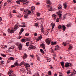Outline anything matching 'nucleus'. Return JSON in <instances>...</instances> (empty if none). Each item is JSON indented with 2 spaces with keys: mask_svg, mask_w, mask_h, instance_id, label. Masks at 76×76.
<instances>
[{
  "mask_svg": "<svg viewBox=\"0 0 76 76\" xmlns=\"http://www.w3.org/2000/svg\"><path fill=\"white\" fill-rule=\"evenodd\" d=\"M18 26V22H17V24L15 26V28L14 29V31L13 30H10V28H8V32H10L11 34H12V33H13L15 31H16V30L17 29L19 28Z\"/></svg>",
  "mask_w": 76,
  "mask_h": 76,
  "instance_id": "1",
  "label": "nucleus"
},
{
  "mask_svg": "<svg viewBox=\"0 0 76 76\" xmlns=\"http://www.w3.org/2000/svg\"><path fill=\"white\" fill-rule=\"evenodd\" d=\"M58 28L59 29H63L64 31H65V30H66V26L64 25H63L62 26L59 25L58 26Z\"/></svg>",
  "mask_w": 76,
  "mask_h": 76,
  "instance_id": "2",
  "label": "nucleus"
},
{
  "mask_svg": "<svg viewBox=\"0 0 76 76\" xmlns=\"http://www.w3.org/2000/svg\"><path fill=\"white\" fill-rule=\"evenodd\" d=\"M31 39V38L28 37V38H27L26 39H23L21 40L22 42H26V41H30V40Z\"/></svg>",
  "mask_w": 76,
  "mask_h": 76,
  "instance_id": "3",
  "label": "nucleus"
},
{
  "mask_svg": "<svg viewBox=\"0 0 76 76\" xmlns=\"http://www.w3.org/2000/svg\"><path fill=\"white\" fill-rule=\"evenodd\" d=\"M45 41L48 45H50V42H51V40L50 39H46Z\"/></svg>",
  "mask_w": 76,
  "mask_h": 76,
  "instance_id": "4",
  "label": "nucleus"
},
{
  "mask_svg": "<svg viewBox=\"0 0 76 76\" xmlns=\"http://www.w3.org/2000/svg\"><path fill=\"white\" fill-rule=\"evenodd\" d=\"M72 66L71 64L68 62H66L65 64V67H69V66Z\"/></svg>",
  "mask_w": 76,
  "mask_h": 76,
  "instance_id": "5",
  "label": "nucleus"
},
{
  "mask_svg": "<svg viewBox=\"0 0 76 76\" xmlns=\"http://www.w3.org/2000/svg\"><path fill=\"white\" fill-rule=\"evenodd\" d=\"M19 1L20 2H22V3H23V4H24L25 5V4H28V2L25 1V0H19Z\"/></svg>",
  "mask_w": 76,
  "mask_h": 76,
  "instance_id": "6",
  "label": "nucleus"
},
{
  "mask_svg": "<svg viewBox=\"0 0 76 76\" xmlns=\"http://www.w3.org/2000/svg\"><path fill=\"white\" fill-rule=\"evenodd\" d=\"M16 45H18V48L20 50H21L22 49V45L20 44H19L18 43H17L16 44Z\"/></svg>",
  "mask_w": 76,
  "mask_h": 76,
  "instance_id": "7",
  "label": "nucleus"
},
{
  "mask_svg": "<svg viewBox=\"0 0 76 76\" xmlns=\"http://www.w3.org/2000/svg\"><path fill=\"white\" fill-rule=\"evenodd\" d=\"M51 26H52V30H51V32H52L53 29H54V26H55V23H52L51 24Z\"/></svg>",
  "mask_w": 76,
  "mask_h": 76,
  "instance_id": "8",
  "label": "nucleus"
},
{
  "mask_svg": "<svg viewBox=\"0 0 76 76\" xmlns=\"http://www.w3.org/2000/svg\"><path fill=\"white\" fill-rule=\"evenodd\" d=\"M29 48H30V49H32V50H34V49H35V46H34L32 45H31L29 47Z\"/></svg>",
  "mask_w": 76,
  "mask_h": 76,
  "instance_id": "9",
  "label": "nucleus"
},
{
  "mask_svg": "<svg viewBox=\"0 0 76 76\" xmlns=\"http://www.w3.org/2000/svg\"><path fill=\"white\" fill-rule=\"evenodd\" d=\"M58 9L59 10H61L62 9V6L61 5H58Z\"/></svg>",
  "mask_w": 76,
  "mask_h": 76,
  "instance_id": "10",
  "label": "nucleus"
},
{
  "mask_svg": "<svg viewBox=\"0 0 76 76\" xmlns=\"http://www.w3.org/2000/svg\"><path fill=\"white\" fill-rule=\"evenodd\" d=\"M40 47H42L43 50H45V44L44 43H42L40 45Z\"/></svg>",
  "mask_w": 76,
  "mask_h": 76,
  "instance_id": "11",
  "label": "nucleus"
},
{
  "mask_svg": "<svg viewBox=\"0 0 76 76\" xmlns=\"http://www.w3.org/2000/svg\"><path fill=\"white\" fill-rule=\"evenodd\" d=\"M24 66L26 67H29L30 65L28 63H25L24 64Z\"/></svg>",
  "mask_w": 76,
  "mask_h": 76,
  "instance_id": "12",
  "label": "nucleus"
},
{
  "mask_svg": "<svg viewBox=\"0 0 76 76\" xmlns=\"http://www.w3.org/2000/svg\"><path fill=\"white\" fill-rule=\"evenodd\" d=\"M41 31L42 32H44V28L43 27V26L41 25Z\"/></svg>",
  "mask_w": 76,
  "mask_h": 76,
  "instance_id": "13",
  "label": "nucleus"
},
{
  "mask_svg": "<svg viewBox=\"0 0 76 76\" xmlns=\"http://www.w3.org/2000/svg\"><path fill=\"white\" fill-rule=\"evenodd\" d=\"M23 25H19V27H21V28H24L25 27H26V26L25 25V23H23Z\"/></svg>",
  "mask_w": 76,
  "mask_h": 76,
  "instance_id": "14",
  "label": "nucleus"
},
{
  "mask_svg": "<svg viewBox=\"0 0 76 76\" xmlns=\"http://www.w3.org/2000/svg\"><path fill=\"white\" fill-rule=\"evenodd\" d=\"M72 26V23H69L66 25V26L68 28H70Z\"/></svg>",
  "mask_w": 76,
  "mask_h": 76,
  "instance_id": "15",
  "label": "nucleus"
},
{
  "mask_svg": "<svg viewBox=\"0 0 76 76\" xmlns=\"http://www.w3.org/2000/svg\"><path fill=\"white\" fill-rule=\"evenodd\" d=\"M73 48V47H72V45H69V48H68L69 50H72Z\"/></svg>",
  "mask_w": 76,
  "mask_h": 76,
  "instance_id": "16",
  "label": "nucleus"
},
{
  "mask_svg": "<svg viewBox=\"0 0 76 76\" xmlns=\"http://www.w3.org/2000/svg\"><path fill=\"white\" fill-rule=\"evenodd\" d=\"M57 44V42H51V45H56Z\"/></svg>",
  "mask_w": 76,
  "mask_h": 76,
  "instance_id": "17",
  "label": "nucleus"
},
{
  "mask_svg": "<svg viewBox=\"0 0 76 76\" xmlns=\"http://www.w3.org/2000/svg\"><path fill=\"white\" fill-rule=\"evenodd\" d=\"M48 6L49 7H50V9H49V11H52L53 10L52 9H53V8H52V7H51L50 6V5H48Z\"/></svg>",
  "mask_w": 76,
  "mask_h": 76,
  "instance_id": "18",
  "label": "nucleus"
},
{
  "mask_svg": "<svg viewBox=\"0 0 76 76\" xmlns=\"http://www.w3.org/2000/svg\"><path fill=\"white\" fill-rule=\"evenodd\" d=\"M27 57H28V55L26 53H25L23 57V58L25 59V58H26Z\"/></svg>",
  "mask_w": 76,
  "mask_h": 76,
  "instance_id": "19",
  "label": "nucleus"
},
{
  "mask_svg": "<svg viewBox=\"0 0 76 76\" xmlns=\"http://www.w3.org/2000/svg\"><path fill=\"white\" fill-rule=\"evenodd\" d=\"M52 16L53 17H54V20H56V15L55 14H53L52 15Z\"/></svg>",
  "mask_w": 76,
  "mask_h": 76,
  "instance_id": "20",
  "label": "nucleus"
},
{
  "mask_svg": "<svg viewBox=\"0 0 76 76\" xmlns=\"http://www.w3.org/2000/svg\"><path fill=\"white\" fill-rule=\"evenodd\" d=\"M24 63H25V62H22L20 64H19V66H22V64H24Z\"/></svg>",
  "mask_w": 76,
  "mask_h": 76,
  "instance_id": "21",
  "label": "nucleus"
},
{
  "mask_svg": "<svg viewBox=\"0 0 76 76\" xmlns=\"http://www.w3.org/2000/svg\"><path fill=\"white\" fill-rule=\"evenodd\" d=\"M28 14H26L24 15V18L25 19H26L28 18Z\"/></svg>",
  "mask_w": 76,
  "mask_h": 76,
  "instance_id": "22",
  "label": "nucleus"
},
{
  "mask_svg": "<svg viewBox=\"0 0 76 76\" xmlns=\"http://www.w3.org/2000/svg\"><path fill=\"white\" fill-rule=\"evenodd\" d=\"M20 70L21 72H22V73L25 72V69L23 68L21 69Z\"/></svg>",
  "mask_w": 76,
  "mask_h": 76,
  "instance_id": "23",
  "label": "nucleus"
},
{
  "mask_svg": "<svg viewBox=\"0 0 76 76\" xmlns=\"http://www.w3.org/2000/svg\"><path fill=\"white\" fill-rule=\"evenodd\" d=\"M40 51L41 53H43V54H44V51H43V50L42 49H40Z\"/></svg>",
  "mask_w": 76,
  "mask_h": 76,
  "instance_id": "24",
  "label": "nucleus"
},
{
  "mask_svg": "<svg viewBox=\"0 0 76 76\" xmlns=\"http://www.w3.org/2000/svg\"><path fill=\"white\" fill-rule=\"evenodd\" d=\"M31 9L32 10H35V7L34 6V7H32L31 8Z\"/></svg>",
  "mask_w": 76,
  "mask_h": 76,
  "instance_id": "25",
  "label": "nucleus"
},
{
  "mask_svg": "<svg viewBox=\"0 0 76 76\" xmlns=\"http://www.w3.org/2000/svg\"><path fill=\"white\" fill-rule=\"evenodd\" d=\"M15 64L16 66H18L19 65V64L17 62H15Z\"/></svg>",
  "mask_w": 76,
  "mask_h": 76,
  "instance_id": "26",
  "label": "nucleus"
},
{
  "mask_svg": "<svg viewBox=\"0 0 76 76\" xmlns=\"http://www.w3.org/2000/svg\"><path fill=\"white\" fill-rule=\"evenodd\" d=\"M47 61H48V62H50V61H51V58H48Z\"/></svg>",
  "mask_w": 76,
  "mask_h": 76,
  "instance_id": "27",
  "label": "nucleus"
},
{
  "mask_svg": "<svg viewBox=\"0 0 76 76\" xmlns=\"http://www.w3.org/2000/svg\"><path fill=\"white\" fill-rule=\"evenodd\" d=\"M9 60H15V59H14V58L13 57H10L9 58Z\"/></svg>",
  "mask_w": 76,
  "mask_h": 76,
  "instance_id": "28",
  "label": "nucleus"
},
{
  "mask_svg": "<svg viewBox=\"0 0 76 76\" xmlns=\"http://www.w3.org/2000/svg\"><path fill=\"white\" fill-rule=\"evenodd\" d=\"M22 16L23 15H17V17H18V18H21V17H22Z\"/></svg>",
  "mask_w": 76,
  "mask_h": 76,
  "instance_id": "29",
  "label": "nucleus"
},
{
  "mask_svg": "<svg viewBox=\"0 0 76 76\" xmlns=\"http://www.w3.org/2000/svg\"><path fill=\"white\" fill-rule=\"evenodd\" d=\"M50 1L49 0H48L47 2V4H50Z\"/></svg>",
  "mask_w": 76,
  "mask_h": 76,
  "instance_id": "30",
  "label": "nucleus"
},
{
  "mask_svg": "<svg viewBox=\"0 0 76 76\" xmlns=\"http://www.w3.org/2000/svg\"><path fill=\"white\" fill-rule=\"evenodd\" d=\"M64 8H65V9H66V7H67V6L65 4H64Z\"/></svg>",
  "mask_w": 76,
  "mask_h": 76,
  "instance_id": "31",
  "label": "nucleus"
},
{
  "mask_svg": "<svg viewBox=\"0 0 76 76\" xmlns=\"http://www.w3.org/2000/svg\"><path fill=\"white\" fill-rule=\"evenodd\" d=\"M37 60H38V61H40V59L39 58V57L38 56H37Z\"/></svg>",
  "mask_w": 76,
  "mask_h": 76,
  "instance_id": "32",
  "label": "nucleus"
},
{
  "mask_svg": "<svg viewBox=\"0 0 76 76\" xmlns=\"http://www.w3.org/2000/svg\"><path fill=\"white\" fill-rule=\"evenodd\" d=\"M37 16H40V15H41V14H40V13L37 12Z\"/></svg>",
  "mask_w": 76,
  "mask_h": 76,
  "instance_id": "33",
  "label": "nucleus"
},
{
  "mask_svg": "<svg viewBox=\"0 0 76 76\" xmlns=\"http://www.w3.org/2000/svg\"><path fill=\"white\" fill-rule=\"evenodd\" d=\"M64 62H61V65L62 66H64Z\"/></svg>",
  "mask_w": 76,
  "mask_h": 76,
  "instance_id": "34",
  "label": "nucleus"
},
{
  "mask_svg": "<svg viewBox=\"0 0 76 76\" xmlns=\"http://www.w3.org/2000/svg\"><path fill=\"white\" fill-rule=\"evenodd\" d=\"M63 45H64V46H66L67 45V44L66 42H64L63 43Z\"/></svg>",
  "mask_w": 76,
  "mask_h": 76,
  "instance_id": "35",
  "label": "nucleus"
},
{
  "mask_svg": "<svg viewBox=\"0 0 76 76\" xmlns=\"http://www.w3.org/2000/svg\"><path fill=\"white\" fill-rule=\"evenodd\" d=\"M26 70H27V72H28L30 71V69L29 68H28L27 67H26Z\"/></svg>",
  "mask_w": 76,
  "mask_h": 76,
  "instance_id": "36",
  "label": "nucleus"
},
{
  "mask_svg": "<svg viewBox=\"0 0 76 76\" xmlns=\"http://www.w3.org/2000/svg\"><path fill=\"white\" fill-rule=\"evenodd\" d=\"M4 64V62L3 61H1L0 64Z\"/></svg>",
  "mask_w": 76,
  "mask_h": 76,
  "instance_id": "37",
  "label": "nucleus"
},
{
  "mask_svg": "<svg viewBox=\"0 0 76 76\" xmlns=\"http://www.w3.org/2000/svg\"><path fill=\"white\" fill-rule=\"evenodd\" d=\"M48 75H51V71H49L48 72Z\"/></svg>",
  "mask_w": 76,
  "mask_h": 76,
  "instance_id": "38",
  "label": "nucleus"
},
{
  "mask_svg": "<svg viewBox=\"0 0 76 76\" xmlns=\"http://www.w3.org/2000/svg\"><path fill=\"white\" fill-rule=\"evenodd\" d=\"M20 11H22V12L23 10H25V9H24V8H21L20 9Z\"/></svg>",
  "mask_w": 76,
  "mask_h": 76,
  "instance_id": "39",
  "label": "nucleus"
},
{
  "mask_svg": "<svg viewBox=\"0 0 76 76\" xmlns=\"http://www.w3.org/2000/svg\"><path fill=\"white\" fill-rule=\"evenodd\" d=\"M12 71L10 70V72H8V75H10V74H11V73H12Z\"/></svg>",
  "mask_w": 76,
  "mask_h": 76,
  "instance_id": "40",
  "label": "nucleus"
},
{
  "mask_svg": "<svg viewBox=\"0 0 76 76\" xmlns=\"http://www.w3.org/2000/svg\"><path fill=\"white\" fill-rule=\"evenodd\" d=\"M27 13H28L27 14H28V15L29 14H30V13H31V11H30L29 10H28V11L27 12Z\"/></svg>",
  "mask_w": 76,
  "mask_h": 76,
  "instance_id": "41",
  "label": "nucleus"
},
{
  "mask_svg": "<svg viewBox=\"0 0 76 76\" xmlns=\"http://www.w3.org/2000/svg\"><path fill=\"white\" fill-rule=\"evenodd\" d=\"M1 56H2V57H6V56L4 54H1Z\"/></svg>",
  "mask_w": 76,
  "mask_h": 76,
  "instance_id": "42",
  "label": "nucleus"
},
{
  "mask_svg": "<svg viewBox=\"0 0 76 76\" xmlns=\"http://www.w3.org/2000/svg\"><path fill=\"white\" fill-rule=\"evenodd\" d=\"M29 42H27L26 43V46H27V47L28 46H29Z\"/></svg>",
  "mask_w": 76,
  "mask_h": 76,
  "instance_id": "43",
  "label": "nucleus"
},
{
  "mask_svg": "<svg viewBox=\"0 0 76 76\" xmlns=\"http://www.w3.org/2000/svg\"><path fill=\"white\" fill-rule=\"evenodd\" d=\"M62 75V72H60L59 74V76H61Z\"/></svg>",
  "mask_w": 76,
  "mask_h": 76,
  "instance_id": "44",
  "label": "nucleus"
},
{
  "mask_svg": "<svg viewBox=\"0 0 76 76\" xmlns=\"http://www.w3.org/2000/svg\"><path fill=\"white\" fill-rule=\"evenodd\" d=\"M66 14L65 15H64L63 16V20H64V19H65V18H66Z\"/></svg>",
  "mask_w": 76,
  "mask_h": 76,
  "instance_id": "45",
  "label": "nucleus"
},
{
  "mask_svg": "<svg viewBox=\"0 0 76 76\" xmlns=\"http://www.w3.org/2000/svg\"><path fill=\"white\" fill-rule=\"evenodd\" d=\"M24 12H26V13L28 12V10H24Z\"/></svg>",
  "mask_w": 76,
  "mask_h": 76,
  "instance_id": "46",
  "label": "nucleus"
},
{
  "mask_svg": "<svg viewBox=\"0 0 76 76\" xmlns=\"http://www.w3.org/2000/svg\"><path fill=\"white\" fill-rule=\"evenodd\" d=\"M56 22H59V18H57L56 19Z\"/></svg>",
  "mask_w": 76,
  "mask_h": 76,
  "instance_id": "47",
  "label": "nucleus"
},
{
  "mask_svg": "<svg viewBox=\"0 0 76 76\" xmlns=\"http://www.w3.org/2000/svg\"><path fill=\"white\" fill-rule=\"evenodd\" d=\"M73 75H76V71H75V70H74L73 71Z\"/></svg>",
  "mask_w": 76,
  "mask_h": 76,
  "instance_id": "48",
  "label": "nucleus"
},
{
  "mask_svg": "<svg viewBox=\"0 0 76 76\" xmlns=\"http://www.w3.org/2000/svg\"><path fill=\"white\" fill-rule=\"evenodd\" d=\"M35 26H38V24L37 23H36L35 24Z\"/></svg>",
  "mask_w": 76,
  "mask_h": 76,
  "instance_id": "49",
  "label": "nucleus"
},
{
  "mask_svg": "<svg viewBox=\"0 0 76 76\" xmlns=\"http://www.w3.org/2000/svg\"><path fill=\"white\" fill-rule=\"evenodd\" d=\"M40 39H39V38H38L37 39H36V41H37H37H39Z\"/></svg>",
  "mask_w": 76,
  "mask_h": 76,
  "instance_id": "50",
  "label": "nucleus"
},
{
  "mask_svg": "<svg viewBox=\"0 0 76 76\" xmlns=\"http://www.w3.org/2000/svg\"><path fill=\"white\" fill-rule=\"evenodd\" d=\"M60 49L58 48H55V50H58Z\"/></svg>",
  "mask_w": 76,
  "mask_h": 76,
  "instance_id": "51",
  "label": "nucleus"
},
{
  "mask_svg": "<svg viewBox=\"0 0 76 76\" xmlns=\"http://www.w3.org/2000/svg\"><path fill=\"white\" fill-rule=\"evenodd\" d=\"M14 48V47L11 46V47L10 48V50H11V49H13Z\"/></svg>",
  "mask_w": 76,
  "mask_h": 76,
  "instance_id": "52",
  "label": "nucleus"
},
{
  "mask_svg": "<svg viewBox=\"0 0 76 76\" xmlns=\"http://www.w3.org/2000/svg\"><path fill=\"white\" fill-rule=\"evenodd\" d=\"M58 15H59V17H61L62 15L60 13L58 14Z\"/></svg>",
  "mask_w": 76,
  "mask_h": 76,
  "instance_id": "53",
  "label": "nucleus"
},
{
  "mask_svg": "<svg viewBox=\"0 0 76 76\" xmlns=\"http://www.w3.org/2000/svg\"><path fill=\"white\" fill-rule=\"evenodd\" d=\"M23 31H24V30L23 29V28H22L21 29V32H23Z\"/></svg>",
  "mask_w": 76,
  "mask_h": 76,
  "instance_id": "54",
  "label": "nucleus"
},
{
  "mask_svg": "<svg viewBox=\"0 0 76 76\" xmlns=\"http://www.w3.org/2000/svg\"><path fill=\"white\" fill-rule=\"evenodd\" d=\"M71 73L70 71H68V72H67V75H69V73Z\"/></svg>",
  "mask_w": 76,
  "mask_h": 76,
  "instance_id": "55",
  "label": "nucleus"
},
{
  "mask_svg": "<svg viewBox=\"0 0 76 76\" xmlns=\"http://www.w3.org/2000/svg\"><path fill=\"white\" fill-rule=\"evenodd\" d=\"M3 48H7V46H3Z\"/></svg>",
  "mask_w": 76,
  "mask_h": 76,
  "instance_id": "56",
  "label": "nucleus"
},
{
  "mask_svg": "<svg viewBox=\"0 0 76 76\" xmlns=\"http://www.w3.org/2000/svg\"><path fill=\"white\" fill-rule=\"evenodd\" d=\"M70 41H67L66 42V43L67 44H70Z\"/></svg>",
  "mask_w": 76,
  "mask_h": 76,
  "instance_id": "57",
  "label": "nucleus"
},
{
  "mask_svg": "<svg viewBox=\"0 0 76 76\" xmlns=\"http://www.w3.org/2000/svg\"><path fill=\"white\" fill-rule=\"evenodd\" d=\"M16 3H17V4H20V2L19 1H16Z\"/></svg>",
  "mask_w": 76,
  "mask_h": 76,
  "instance_id": "58",
  "label": "nucleus"
},
{
  "mask_svg": "<svg viewBox=\"0 0 76 76\" xmlns=\"http://www.w3.org/2000/svg\"><path fill=\"white\" fill-rule=\"evenodd\" d=\"M12 12L13 13H16V11L15 10H13Z\"/></svg>",
  "mask_w": 76,
  "mask_h": 76,
  "instance_id": "59",
  "label": "nucleus"
},
{
  "mask_svg": "<svg viewBox=\"0 0 76 76\" xmlns=\"http://www.w3.org/2000/svg\"><path fill=\"white\" fill-rule=\"evenodd\" d=\"M34 36H37V33H35L34 34Z\"/></svg>",
  "mask_w": 76,
  "mask_h": 76,
  "instance_id": "60",
  "label": "nucleus"
},
{
  "mask_svg": "<svg viewBox=\"0 0 76 76\" xmlns=\"http://www.w3.org/2000/svg\"><path fill=\"white\" fill-rule=\"evenodd\" d=\"M39 38V39H42V36L40 35Z\"/></svg>",
  "mask_w": 76,
  "mask_h": 76,
  "instance_id": "61",
  "label": "nucleus"
},
{
  "mask_svg": "<svg viewBox=\"0 0 76 76\" xmlns=\"http://www.w3.org/2000/svg\"><path fill=\"white\" fill-rule=\"evenodd\" d=\"M25 35L26 36H29V34L28 33H26L25 34Z\"/></svg>",
  "mask_w": 76,
  "mask_h": 76,
  "instance_id": "62",
  "label": "nucleus"
},
{
  "mask_svg": "<svg viewBox=\"0 0 76 76\" xmlns=\"http://www.w3.org/2000/svg\"><path fill=\"white\" fill-rule=\"evenodd\" d=\"M3 34L4 37H5V36L6 35V34L5 33H4Z\"/></svg>",
  "mask_w": 76,
  "mask_h": 76,
  "instance_id": "63",
  "label": "nucleus"
},
{
  "mask_svg": "<svg viewBox=\"0 0 76 76\" xmlns=\"http://www.w3.org/2000/svg\"><path fill=\"white\" fill-rule=\"evenodd\" d=\"M15 67V65H12L11 66V67Z\"/></svg>",
  "mask_w": 76,
  "mask_h": 76,
  "instance_id": "64",
  "label": "nucleus"
}]
</instances>
